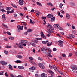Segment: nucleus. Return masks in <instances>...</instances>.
Here are the masks:
<instances>
[{
  "instance_id": "obj_12",
  "label": "nucleus",
  "mask_w": 77,
  "mask_h": 77,
  "mask_svg": "<svg viewBox=\"0 0 77 77\" xmlns=\"http://www.w3.org/2000/svg\"><path fill=\"white\" fill-rule=\"evenodd\" d=\"M47 18H52V17H53V15L51 14H48L47 16Z\"/></svg>"
},
{
  "instance_id": "obj_24",
  "label": "nucleus",
  "mask_w": 77,
  "mask_h": 77,
  "mask_svg": "<svg viewBox=\"0 0 77 77\" xmlns=\"http://www.w3.org/2000/svg\"><path fill=\"white\" fill-rule=\"evenodd\" d=\"M30 23L31 24H34V23H35V22L34 21L33 22V21H32V19H30Z\"/></svg>"
},
{
  "instance_id": "obj_28",
  "label": "nucleus",
  "mask_w": 77,
  "mask_h": 77,
  "mask_svg": "<svg viewBox=\"0 0 77 77\" xmlns=\"http://www.w3.org/2000/svg\"><path fill=\"white\" fill-rule=\"evenodd\" d=\"M42 42L43 44H47V41H42Z\"/></svg>"
},
{
  "instance_id": "obj_15",
  "label": "nucleus",
  "mask_w": 77,
  "mask_h": 77,
  "mask_svg": "<svg viewBox=\"0 0 77 77\" xmlns=\"http://www.w3.org/2000/svg\"><path fill=\"white\" fill-rule=\"evenodd\" d=\"M66 17L68 19H69L70 18V16H69V14L68 13L66 14Z\"/></svg>"
},
{
  "instance_id": "obj_45",
  "label": "nucleus",
  "mask_w": 77,
  "mask_h": 77,
  "mask_svg": "<svg viewBox=\"0 0 77 77\" xmlns=\"http://www.w3.org/2000/svg\"><path fill=\"white\" fill-rule=\"evenodd\" d=\"M58 29H59V30H63L62 28H61V27L60 26L58 27Z\"/></svg>"
},
{
  "instance_id": "obj_32",
  "label": "nucleus",
  "mask_w": 77,
  "mask_h": 77,
  "mask_svg": "<svg viewBox=\"0 0 77 77\" xmlns=\"http://www.w3.org/2000/svg\"><path fill=\"white\" fill-rule=\"evenodd\" d=\"M37 5H38V6H42V5H41V4L39 2H38L37 3Z\"/></svg>"
},
{
  "instance_id": "obj_47",
  "label": "nucleus",
  "mask_w": 77,
  "mask_h": 77,
  "mask_svg": "<svg viewBox=\"0 0 77 77\" xmlns=\"http://www.w3.org/2000/svg\"><path fill=\"white\" fill-rule=\"evenodd\" d=\"M7 33L8 35H11V33L9 32H7Z\"/></svg>"
},
{
  "instance_id": "obj_26",
  "label": "nucleus",
  "mask_w": 77,
  "mask_h": 77,
  "mask_svg": "<svg viewBox=\"0 0 77 77\" xmlns=\"http://www.w3.org/2000/svg\"><path fill=\"white\" fill-rule=\"evenodd\" d=\"M49 49H50V48H47L46 49H45V51H49Z\"/></svg>"
},
{
  "instance_id": "obj_3",
  "label": "nucleus",
  "mask_w": 77,
  "mask_h": 77,
  "mask_svg": "<svg viewBox=\"0 0 77 77\" xmlns=\"http://www.w3.org/2000/svg\"><path fill=\"white\" fill-rule=\"evenodd\" d=\"M39 67L42 68V69H44L45 68V67H44V66L43 65V64L41 63H39L38 64Z\"/></svg>"
},
{
  "instance_id": "obj_61",
  "label": "nucleus",
  "mask_w": 77,
  "mask_h": 77,
  "mask_svg": "<svg viewBox=\"0 0 77 77\" xmlns=\"http://www.w3.org/2000/svg\"><path fill=\"white\" fill-rule=\"evenodd\" d=\"M41 38H44V34L41 35Z\"/></svg>"
},
{
  "instance_id": "obj_64",
  "label": "nucleus",
  "mask_w": 77,
  "mask_h": 77,
  "mask_svg": "<svg viewBox=\"0 0 77 77\" xmlns=\"http://www.w3.org/2000/svg\"><path fill=\"white\" fill-rule=\"evenodd\" d=\"M33 65L35 66H37V64L35 62H34Z\"/></svg>"
},
{
  "instance_id": "obj_57",
  "label": "nucleus",
  "mask_w": 77,
  "mask_h": 77,
  "mask_svg": "<svg viewBox=\"0 0 77 77\" xmlns=\"http://www.w3.org/2000/svg\"><path fill=\"white\" fill-rule=\"evenodd\" d=\"M10 12V11H9L7 10V14H9Z\"/></svg>"
},
{
  "instance_id": "obj_50",
  "label": "nucleus",
  "mask_w": 77,
  "mask_h": 77,
  "mask_svg": "<svg viewBox=\"0 0 77 77\" xmlns=\"http://www.w3.org/2000/svg\"><path fill=\"white\" fill-rule=\"evenodd\" d=\"M32 70H35V69H36V67H34V66H32Z\"/></svg>"
},
{
  "instance_id": "obj_4",
  "label": "nucleus",
  "mask_w": 77,
  "mask_h": 77,
  "mask_svg": "<svg viewBox=\"0 0 77 77\" xmlns=\"http://www.w3.org/2000/svg\"><path fill=\"white\" fill-rule=\"evenodd\" d=\"M23 44L22 42H20L19 43V48H23Z\"/></svg>"
},
{
  "instance_id": "obj_46",
  "label": "nucleus",
  "mask_w": 77,
  "mask_h": 77,
  "mask_svg": "<svg viewBox=\"0 0 77 77\" xmlns=\"http://www.w3.org/2000/svg\"><path fill=\"white\" fill-rule=\"evenodd\" d=\"M20 30V29L18 28V29H17V32H20V31H21V30Z\"/></svg>"
},
{
  "instance_id": "obj_42",
  "label": "nucleus",
  "mask_w": 77,
  "mask_h": 77,
  "mask_svg": "<svg viewBox=\"0 0 77 77\" xmlns=\"http://www.w3.org/2000/svg\"><path fill=\"white\" fill-rule=\"evenodd\" d=\"M29 59H30V60H33L34 59H33V58L32 57H29Z\"/></svg>"
},
{
  "instance_id": "obj_23",
  "label": "nucleus",
  "mask_w": 77,
  "mask_h": 77,
  "mask_svg": "<svg viewBox=\"0 0 77 77\" xmlns=\"http://www.w3.org/2000/svg\"><path fill=\"white\" fill-rule=\"evenodd\" d=\"M11 5L13 7H14V8H17V6L15 5H14V4H12V3H11Z\"/></svg>"
},
{
  "instance_id": "obj_62",
  "label": "nucleus",
  "mask_w": 77,
  "mask_h": 77,
  "mask_svg": "<svg viewBox=\"0 0 77 77\" xmlns=\"http://www.w3.org/2000/svg\"><path fill=\"white\" fill-rule=\"evenodd\" d=\"M56 50H57V49L55 48H54L53 49V51H56Z\"/></svg>"
},
{
  "instance_id": "obj_36",
  "label": "nucleus",
  "mask_w": 77,
  "mask_h": 77,
  "mask_svg": "<svg viewBox=\"0 0 77 77\" xmlns=\"http://www.w3.org/2000/svg\"><path fill=\"white\" fill-rule=\"evenodd\" d=\"M6 48H12V47L11 46H9V45H7L6 46Z\"/></svg>"
},
{
  "instance_id": "obj_40",
  "label": "nucleus",
  "mask_w": 77,
  "mask_h": 77,
  "mask_svg": "<svg viewBox=\"0 0 77 77\" xmlns=\"http://www.w3.org/2000/svg\"><path fill=\"white\" fill-rule=\"evenodd\" d=\"M29 62H30V63H32V64H33H33H34V63H35V62L31 60H29Z\"/></svg>"
},
{
  "instance_id": "obj_8",
  "label": "nucleus",
  "mask_w": 77,
  "mask_h": 77,
  "mask_svg": "<svg viewBox=\"0 0 77 77\" xmlns=\"http://www.w3.org/2000/svg\"><path fill=\"white\" fill-rule=\"evenodd\" d=\"M54 68V69L55 70V71H58V69H57V67L56 66L54 65H53L52 66Z\"/></svg>"
},
{
  "instance_id": "obj_55",
  "label": "nucleus",
  "mask_w": 77,
  "mask_h": 77,
  "mask_svg": "<svg viewBox=\"0 0 77 77\" xmlns=\"http://www.w3.org/2000/svg\"><path fill=\"white\" fill-rule=\"evenodd\" d=\"M72 56V53L69 54V55L68 56V57H71V56Z\"/></svg>"
},
{
  "instance_id": "obj_54",
  "label": "nucleus",
  "mask_w": 77,
  "mask_h": 77,
  "mask_svg": "<svg viewBox=\"0 0 77 77\" xmlns=\"http://www.w3.org/2000/svg\"><path fill=\"white\" fill-rule=\"evenodd\" d=\"M66 25L67 27H69V26H70V24H69V23H67L66 24Z\"/></svg>"
},
{
  "instance_id": "obj_22",
  "label": "nucleus",
  "mask_w": 77,
  "mask_h": 77,
  "mask_svg": "<svg viewBox=\"0 0 77 77\" xmlns=\"http://www.w3.org/2000/svg\"><path fill=\"white\" fill-rule=\"evenodd\" d=\"M21 23H22V24L23 25V26H27V23H25V22H21Z\"/></svg>"
},
{
  "instance_id": "obj_41",
  "label": "nucleus",
  "mask_w": 77,
  "mask_h": 77,
  "mask_svg": "<svg viewBox=\"0 0 77 77\" xmlns=\"http://www.w3.org/2000/svg\"><path fill=\"white\" fill-rule=\"evenodd\" d=\"M41 13H40V12H37L36 14V15H37V16H39V15H40V14H41Z\"/></svg>"
},
{
  "instance_id": "obj_38",
  "label": "nucleus",
  "mask_w": 77,
  "mask_h": 77,
  "mask_svg": "<svg viewBox=\"0 0 77 77\" xmlns=\"http://www.w3.org/2000/svg\"><path fill=\"white\" fill-rule=\"evenodd\" d=\"M9 39H11V40H13V39H14V38L12 37H9Z\"/></svg>"
},
{
  "instance_id": "obj_58",
  "label": "nucleus",
  "mask_w": 77,
  "mask_h": 77,
  "mask_svg": "<svg viewBox=\"0 0 77 77\" xmlns=\"http://www.w3.org/2000/svg\"><path fill=\"white\" fill-rule=\"evenodd\" d=\"M48 51L49 52V53L50 54L51 53V51H52V50L49 49Z\"/></svg>"
},
{
  "instance_id": "obj_7",
  "label": "nucleus",
  "mask_w": 77,
  "mask_h": 77,
  "mask_svg": "<svg viewBox=\"0 0 77 77\" xmlns=\"http://www.w3.org/2000/svg\"><path fill=\"white\" fill-rule=\"evenodd\" d=\"M0 63L2 65H6L8 63V62H7L1 61L0 62Z\"/></svg>"
},
{
  "instance_id": "obj_11",
  "label": "nucleus",
  "mask_w": 77,
  "mask_h": 77,
  "mask_svg": "<svg viewBox=\"0 0 77 77\" xmlns=\"http://www.w3.org/2000/svg\"><path fill=\"white\" fill-rule=\"evenodd\" d=\"M17 28L18 29H19L20 30H23V26H20V25H18L17 26Z\"/></svg>"
},
{
  "instance_id": "obj_49",
  "label": "nucleus",
  "mask_w": 77,
  "mask_h": 77,
  "mask_svg": "<svg viewBox=\"0 0 77 77\" xmlns=\"http://www.w3.org/2000/svg\"><path fill=\"white\" fill-rule=\"evenodd\" d=\"M63 6V4H60L59 5V7L60 8H62Z\"/></svg>"
},
{
  "instance_id": "obj_1",
  "label": "nucleus",
  "mask_w": 77,
  "mask_h": 77,
  "mask_svg": "<svg viewBox=\"0 0 77 77\" xmlns=\"http://www.w3.org/2000/svg\"><path fill=\"white\" fill-rule=\"evenodd\" d=\"M58 42L59 45L61 47H63V41L59 40L58 41Z\"/></svg>"
},
{
  "instance_id": "obj_14",
  "label": "nucleus",
  "mask_w": 77,
  "mask_h": 77,
  "mask_svg": "<svg viewBox=\"0 0 77 77\" xmlns=\"http://www.w3.org/2000/svg\"><path fill=\"white\" fill-rule=\"evenodd\" d=\"M16 57L17 58H19V59H22L23 58V56L20 55H17Z\"/></svg>"
},
{
  "instance_id": "obj_6",
  "label": "nucleus",
  "mask_w": 77,
  "mask_h": 77,
  "mask_svg": "<svg viewBox=\"0 0 77 77\" xmlns=\"http://www.w3.org/2000/svg\"><path fill=\"white\" fill-rule=\"evenodd\" d=\"M46 42H47V45L48 47H50V46H51V45H52V44H53V43H52V42H51L50 44V42H49L48 40H47Z\"/></svg>"
},
{
  "instance_id": "obj_34",
  "label": "nucleus",
  "mask_w": 77,
  "mask_h": 77,
  "mask_svg": "<svg viewBox=\"0 0 77 77\" xmlns=\"http://www.w3.org/2000/svg\"><path fill=\"white\" fill-rule=\"evenodd\" d=\"M4 52L5 54H8V52L7 51L5 50Z\"/></svg>"
},
{
  "instance_id": "obj_39",
  "label": "nucleus",
  "mask_w": 77,
  "mask_h": 77,
  "mask_svg": "<svg viewBox=\"0 0 77 77\" xmlns=\"http://www.w3.org/2000/svg\"><path fill=\"white\" fill-rule=\"evenodd\" d=\"M32 31V29H29L27 30V32L29 33H30V32H31Z\"/></svg>"
},
{
  "instance_id": "obj_51",
  "label": "nucleus",
  "mask_w": 77,
  "mask_h": 77,
  "mask_svg": "<svg viewBox=\"0 0 77 77\" xmlns=\"http://www.w3.org/2000/svg\"><path fill=\"white\" fill-rule=\"evenodd\" d=\"M10 76L11 77H14V75L13 74L11 73H10Z\"/></svg>"
},
{
  "instance_id": "obj_43",
  "label": "nucleus",
  "mask_w": 77,
  "mask_h": 77,
  "mask_svg": "<svg viewBox=\"0 0 77 77\" xmlns=\"http://www.w3.org/2000/svg\"><path fill=\"white\" fill-rule=\"evenodd\" d=\"M49 73H50V74H54L53 72V71H52L51 70L49 71Z\"/></svg>"
},
{
  "instance_id": "obj_59",
  "label": "nucleus",
  "mask_w": 77,
  "mask_h": 77,
  "mask_svg": "<svg viewBox=\"0 0 77 77\" xmlns=\"http://www.w3.org/2000/svg\"><path fill=\"white\" fill-rule=\"evenodd\" d=\"M72 28L73 29H75V27L73 25L72 26Z\"/></svg>"
},
{
  "instance_id": "obj_18",
  "label": "nucleus",
  "mask_w": 77,
  "mask_h": 77,
  "mask_svg": "<svg viewBox=\"0 0 77 77\" xmlns=\"http://www.w3.org/2000/svg\"><path fill=\"white\" fill-rule=\"evenodd\" d=\"M55 20H56V18H55V17H53L51 19V20L52 22L54 21H55Z\"/></svg>"
},
{
  "instance_id": "obj_9",
  "label": "nucleus",
  "mask_w": 77,
  "mask_h": 77,
  "mask_svg": "<svg viewBox=\"0 0 77 77\" xmlns=\"http://www.w3.org/2000/svg\"><path fill=\"white\" fill-rule=\"evenodd\" d=\"M69 36L71 38H73V39H75V37L74 35H73L72 34H69Z\"/></svg>"
},
{
  "instance_id": "obj_17",
  "label": "nucleus",
  "mask_w": 77,
  "mask_h": 77,
  "mask_svg": "<svg viewBox=\"0 0 77 77\" xmlns=\"http://www.w3.org/2000/svg\"><path fill=\"white\" fill-rule=\"evenodd\" d=\"M2 19L4 20H6V17H5V15L3 14L2 15Z\"/></svg>"
},
{
  "instance_id": "obj_25",
  "label": "nucleus",
  "mask_w": 77,
  "mask_h": 77,
  "mask_svg": "<svg viewBox=\"0 0 77 77\" xmlns=\"http://www.w3.org/2000/svg\"><path fill=\"white\" fill-rule=\"evenodd\" d=\"M47 5H48V6H53V4L51 3H47Z\"/></svg>"
},
{
  "instance_id": "obj_48",
  "label": "nucleus",
  "mask_w": 77,
  "mask_h": 77,
  "mask_svg": "<svg viewBox=\"0 0 77 77\" xmlns=\"http://www.w3.org/2000/svg\"><path fill=\"white\" fill-rule=\"evenodd\" d=\"M58 72L60 73V74L62 75H63V73H62V72H61V71H58Z\"/></svg>"
},
{
  "instance_id": "obj_56",
  "label": "nucleus",
  "mask_w": 77,
  "mask_h": 77,
  "mask_svg": "<svg viewBox=\"0 0 77 77\" xmlns=\"http://www.w3.org/2000/svg\"><path fill=\"white\" fill-rule=\"evenodd\" d=\"M49 54L50 53L48 54V53H47V54L45 55L46 57H47L48 56H49Z\"/></svg>"
},
{
  "instance_id": "obj_33",
  "label": "nucleus",
  "mask_w": 77,
  "mask_h": 77,
  "mask_svg": "<svg viewBox=\"0 0 77 77\" xmlns=\"http://www.w3.org/2000/svg\"><path fill=\"white\" fill-rule=\"evenodd\" d=\"M3 73H4V72H3V71L0 72V75H3Z\"/></svg>"
},
{
  "instance_id": "obj_52",
  "label": "nucleus",
  "mask_w": 77,
  "mask_h": 77,
  "mask_svg": "<svg viewBox=\"0 0 77 77\" xmlns=\"http://www.w3.org/2000/svg\"><path fill=\"white\" fill-rule=\"evenodd\" d=\"M62 55L63 57H66V55H65V54H63Z\"/></svg>"
},
{
  "instance_id": "obj_35",
  "label": "nucleus",
  "mask_w": 77,
  "mask_h": 77,
  "mask_svg": "<svg viewBox=\"0 0 77 77\" xmlns=\"http://www.w3.org/2000/svg\"><path fill=\"white\" fill-rule=\"evenodd\" d=\"M33 43H32V42H30L29 43H28V45L29 46H30V45H32V44Z\"/></svg>"
},
{
  "instance_id": "obj_29",
  "label": "nucleus",
  "mask_w": 77,
  "mask_h": 77,
  "mask_svg": "<svg viewBox=\"0 0 77 77\" xmlns=\"http://www.w3.org/2000/svg\"><path fill=\"white\" fill-rule=\"evenodd\" d=\"M16 63H21V61L20 60H17L15 61Z\"/></svg>"
},
{
  "instance_id": "obj_21",
  "label": "nucleus",
  "mask_w": 77,
  "mask_h": 77,
  "mask_svg": "<svg viewBox=\"0 0 77 77\" xmlns=\"http://www.w3.org/2000/svg\"><path fill=\"white\" fill-rule=\"evenodd\" d=\"M45 50V47H43L41 49V51H43Z\"/></svg>"
},
{
  "instance_id": "obj_2",
  "label": "nucleus",
  "mask_w": 77,
  "mask_h": 77,
  "mask_svg": "<svg viewBox=\"0 0 77 77\" xmlns=\"http://www.w3.org/2000/svg\"><path fill=\"white\" fill-rule=\"evenodd\" d=\"M47 32L48 33H49V34H50V35H52V33H54V31L51 30L50 29H47Z\"/></svg>"
},
{
  "instance_id": "obj_60",
  "label": "nucleus",
  "mask_w": 77,
  "mask_h": 77,
  "mask_svg": "<svg viewBox=\"0 0 77 77\" xmlns=\"http://www.w3.org/2000/svg\"><path fill=\"white\" fill-rule=\"evenodd\" d=\"M2 25L4 27H7V26H6V25H5V24H2Z\"/></svg>"
},
{
  "instance_id": "obj_63",
  "label": "nucleus",
  "mask_w": 77,
  "mask_h": 77,
  "mask_svg": "<svg viewBox=\"0 0 77 77\" xmlns=\"http://www.w3.org/2000/svg\"><path fill=\"white\" fill-rule=\"evenodd\" d=\"M36 40H41L42 39V38H36L35 39Z\"/></svg>"
},
{
  "instance_id": "obj_53",
  "label": "nucleus",
  "mask_w": 77,
  "mask_h": 77,
  "mask_svg": "<svg viewBox=\"0 0 77 77\" xmlns=\"http://www.w3.org/2000/svg\"><path fill=\"white\" fill-rule=\"evenodd\" d=\"M60 11L61 13H62L63 14H65V12H64V11L63 10H60Z\"/></svg>"
},
{
  "instance_id": "obj_5",
  "label": "nucleus",
  "mask_w": 77,
  "mask_h": 77,
  "mask_svg": "<svg viewBox=\"0 0 77 77\" xmlns=\"http://www.w3.org/2000/svg\"><path fill=\"white\" fill-rule=\"evenodd\" d=\"M19 5L23 6L24 5V2H23V0H20L19 1Z\"/></svg>"
},
{
  "instance_id": "obj_44",
  "label": "nucleus",
  "mask_w": 77,
  "mask_h": 77,
  "mask_svg": "<svg viewBox=\"0 0 77 77\" xmlns=\"http://www.w3.org/2000/svg\"><path fill=\"white\" fill-rule=\"evenodd\" d=\"M34 43H36V44H37V43H39V41L38 40H35L34 41Z\"/></svg>"
},
{
  "instance_id": "obj_10",
  "label": "nucleus",
  "mask_w": 77,
  "mask_h": 77,
  "mask_svg": "<svg viewBox=\"0 0 77 77\" xmlns=\"http://www.w3.org/2000/svg\"><path fill=\"white\" fill-rule=\"evenodd\" d=\"M72 70H73V71L75 72V71H77V68L74 67H72Z\"/></svg>"
},
{
  "instance_id": "obj_13",
  "label": "nucleus",
  "mask_w": 77,
  "mask_h": 77,
  "mask_svg": "<svg viewBox=\"0 0 77 77\" xmlns=\"http://www.w3.org/2000/svg\"><path fill=\"white\" fill-rule=\"evenodd\" d=\"M8 66L9 69H10V70H13V68H12V65H11L9 64L8 65Z\"/></svg>"
},
{
  "instance_id": "obj_37",
  "label": "nucleus",
  "mask_w": 77,
  "mask_h": 77,
  "mask_svg": "<svg viewBox=\"0 0 77 77\" xmlns=\"http://www.w3.org/2000/svg\"><path fill=\"white\" fill-rule=\"evenodd\" d=\"M26 40H22L21 41V42L23 43V44H25V43L26 42Z\"/></svg>"
},
{
  "instance_id": "obj_27",
  "label": "nucleus",
  "mask_w": 77,
  "mask_h": 77,
  "mask_svg": "<svg viewBox=\"0 0 77 77\" xmlns=\"http://www.w3.org/2000/svg\"><path fill=\"white\" fill-rule=\"evenodd\" d=\"M6 10H10V9H11V8L10 7H8L6 8Z\"/></svg>"
},
{
  "instance_id": "obj_20",
  "label": "nucleus",
  "mask_w": 77,
  "mask_h": 77,
  "mask_svg": "<svg viewBox=\"0 0 77 77\" xmlns=\"http://www.w3.org/2000/svg\"><path fill=\"white\" fill-rule=\"evenodd\" d=\"M54 27L55 28H56V27H59V24H55L53 25Z\"/></svg>"
},
{
  "instance_id": "obj_30",
  "label": "nucleus",
  "mask_w": 77,
  "mask_h": 77,
  "mask_svg": "<svg viewBox=\"0 0 77 77\" xmlns=\"http://www.w3.org/2000/svg\"><path fill=\"white\" fill-rule=\"evenodd\" d=\"M48 24L49 27L50 28H51V29L52 28V26H51V25H50V24L48 23Z\"/></svg>"
},
{
  "instance_id": "obj_19",
  "label": "nucleus",
  "mask_w": 77,
  "mask_h": 77,
  "mask_svg": "<svg viewBox=\"0 0 77 77\" xmlns=\"http://www.w3.org/2000/svg\"><path fill=\"white\" fill-rule=\"evenodd\" d=\"M46 75L45 73H42L41 75V76L42 77H47V76Z\"/></svg>"
},
{
  "instance_id": "obj_31",
  "label": "nucleus",
  "mask_w": 77,
  "mask_h": 77,
  "mask_svg": "<svg viewBox=\"0 0 77 77\" xmlns=\"http://www.w3.org/2000/svg\"><path fill=\"white\" fill-rule=\"evenodd\" d=\"M32 45L33 47H36L37 46V45H36V44L35 43H32Z\"/></svg>"
},
{
  "instance_id": "obj_16",
  "label": "nucleus",
  "mask_w": 77,
  "mask_h": 77,
  "mask_svg": "<svg viewBox=\"0 0 77 77\" xmlns=\"http://www.w3.org/2000/svg\"><path fill=\"white\" fill-rule=\"evenodd\" d=\"M18 68H19V69H24V67H23L22 66H18Z\"/></svg>"
}]
</instances>
